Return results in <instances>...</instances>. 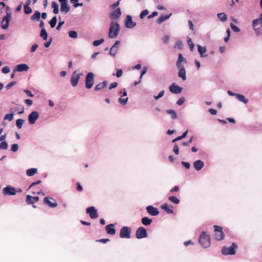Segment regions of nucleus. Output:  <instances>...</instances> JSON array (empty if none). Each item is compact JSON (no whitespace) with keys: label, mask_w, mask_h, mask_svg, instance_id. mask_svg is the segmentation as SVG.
Listing matches in <instances>:
<instances>
[{"label":"nucleus","mask_w":262,"mask_h":262,"mask_svg":"<svg viewBox=\"0 0 262 262\" xmlns=\"http://www.w3.org/2000/svg\"><path fill=\"white\" fill-rule=\"evenodd\" d=\"M186 63V59L183 57L181 53H179L178 58L176 62V66L178 69V76L183 81H185L187 78L186 70L184 67V64Z\"/></svg>","instance_id":"nucleus-1"},{"label":"nucleus","mask_w":262,"mask_h":262,"mask_svg":"<svg viewBox=\"0 0 262 262\" xmlns=\"http://www.w3.org/2000/svg\"><path fill=\"white\" fill-rule=\"evenodd\" d=\"M120 32V26L116 21H112L110 25L108 37L110 38H114L116 37Z\"/></svg>","instance_id":"nucleus-2"},{"label":"nucleus","mask_w":262,"mask_h":262,"mask_svg":"<svg viewBox=\"0 0 262 262\" xmlns=\"http://www.w3.org/2000/svg\"><path fill=\"white\" fill-rule=\"evenodd\" d=\"M199 242L204 248H209L211 245L210 237L209 234L203 231L199 238Z\"/></svg>","instance_id":"nucleus-3"},{"label":"nucleus","mask_w":262,"mask_h":262,"mask_svg":"<svg viewBox=\"0 0 262 262\" xmlns=\"http://www.w3.org/2000/svg\"><path fill=\"white\" fill-rule=\"evenodd\" d=\"M262 21L258 19H253L252 21V28L255 31L257 35H260L262 34Z\"/></svg>","instance_id":"nucleus-4"},{"label":"nucleus","mask_w":262,"mask_h":262,"mask_svg":"<svg viewBox=\"0 0 262 262\" xmlns=\"http://www.w3.org/2000/svg\"><path fill=\"white\" fill-rule=\"evenodd\" d=\"M237 248V246L236 243H233L231 246L229 247H224L222 248V252L223 254L227 255H234L235 254L236 249Z\"/></svg>","instance_id":"nucleus-5"},{"label":"nucleus","mask_w":262,"mask_h":262,"mask_svg":"<svg viewBox=\"0 0 262 262\" xmlns=\"http://www.w3.org/2000/svg\"><path fill=\"white\" fill-rule=\"evenodd\" d=\"M94 83V74L92 72L87 74L85 77V87L90 89L92 88Z\"/></svg>","instance_id":"nucleus-6"},{"label":"nucleus","mask_w":262,"mask_h":262,"mask_svg":"<svg viewBox=\"0 0 262 262\" xmlns=\"http://www.w3.org/2000/svg\"><path fill=\"white\" fill-rule=\"evenodd\" d=\"M214 232H215V234H214L215 238L217 241L222 240L224 238V236H225L224 233H223V232L222 231V230H223L222 227L221 226H217V225H214Z\"/></svg>","instance_id":"nucleus-7"},{"label":"nucleus","mask_w":262,"mask_h":262,"mask_svg":"<svg viewBox=\"0 0 262 262\" xmlns=\"http://www.w3.org/2000/svg\"><path fill=\"white\" fill-rule=\"evenodd\" d=\"M21 189L16 190L14 187H12L10 185L7 186L3 188V192L5 195H14L17 192H21Z\"/></svg>","instance_id":"nucleus-8"},{"label":"nucleus","mask_w":262,"mask_h":262,"mask_svg":"<svg viewBox=\"0 0 262 262\" xmlns=\"http://www.w3.org/2000/svg\"><path fill=\"white\" fill-rule=\"evenodd\" d=\"M131 228L127 226H123L120 229V237L121 238H129Z\"/></svg>","instance_id":"nucleus-9"},{"label":"nucleus","mask_w":262,"mask_h":262,"mask_svg":"<svg viewBox=\"0 0 262 262\" xmlns=\"http://www.w3.org/2000/svg\"><path fill=\"white\" fill-rule=\"evenodd\" d=\"M136 236L138 239L147 237L148 234L146 230L142 227L138 228L136 232Z\"/></svg>","instance_id":"nucleus-10"},{"label":"nucleus","mask_w":262,"mask_h":262,"mask_svg":"<svg viewBox=\"0 0 262 262\" xmlns=\"http://www.w3.org/2000/svg\"><path fill=\"white\" fill-rule=\"evenodd\" d=\"M83 75L82 73H77L76 71L73 72L71 78V83L73 87H75L79 80L80 76Z\"/></svg>","instance_id":"nucleus-11"},{"label":"nucleus","mask_w":262,"mask_h":262,"mask_svg":"<svg viewBox=\"0 0 262 262\" xmlns=\"http://www.w3.org/2000/svg\"><path fill=\"white\" fill-rule=\"evenodd\" d=\"M86 212L91 219H96L98 216L97 211L94 206H91L86 209Z\"/></svg>","instance_id":"nucleus-12"},{"label":"nucleus","mask_w":262,"mask_h":262,"mask_svg":"<svg viewBox=\"0 0 262 262\" xmlns=\"http://www.w3.org/2000/svg\"><path fill=\"white\" fill-rule=\"evenodd\" d=\"M60 2V11L64 12V14L67 13L70 9V7L68 5V0H58Z\"/></svg>","instance_id":"nucleus-13"},{"label":"nucleus","mask_w":262,"mask_h":262,"mask_svg":"<svg viewBox=\"0 0 262 262\" xmlns=\"http://www.w3.org/2000/svg\"><path fill=\"white\" fill-rule=\"evenodd\" d=\"M169 91L173 94H178L181 93L183 88L180 86L177 85L175 83L171 84L169 87Z\"/></svg>","instance_id":"nucleus-14"},{"label":"nucleus","mask_w":262,"mask_h":262,"mask_svg":"<svg viewBox=\"0 0 262 262\" xmlns=\"http://www.w3.org/2000/svg\"><path fill=\"white\" fill-rule=\"evenodd\" d=\"M38 113L36 111H33L28 116V120L29 123L30 124H34L36 122V120L38 118Z\"/></svg>","instance_id":"nucleus-15"},{"label":"nucleus","mask_w":262,"mask_h":262,"mask_svg":"<svg viewBox=\"0 0 262 262\" xmlns=\"http://www.w3.org/2000/svg\"><path fill=\"white\" fill-rule=\"evenodd\" d=\"M136 26V23L133 21L132 17L130 15H127L125 19V27L127 28L132 29Z\"/></svg>","instance_id":"nucleus-16"},{"label":"nucleus","mask_w":262,"mask_h":262,"mask_svg":"<svg viewBox=\"0 0 262 262\" xmlns=\"http://www.w3.org/2000/svg\"><path fill=\"white\" fill-rule=\"evenodd\" d=\"M146 210L149 214L152 216H156L159 213L158 209L151 205L146 207Z\"/></svg>","instance_id":"nucleus-17"},{"label":"nucleus","mask_w":262,"mask_h":262,"mask_svg":"<svg viewBox=\"0 0 262 262\" xmlns=\"http://www.w3.org/2000/svg\"><path fill=\"white\" fill-rule=\"evenodd\" d=\"M193 166L196 170L200 171L204 166V163L202 160H198L193 162Z\"/></svg>","instance_id":"nucleus-18"},{"label":"nucleus","mask_w":262,"mask_h":262,"mask_svg":"<svg viewBox=\"0 0 262 262\" xmlns=\"http://www.w3.org/2000/svg\"><path fill=\"white\" fill-rule=\"evenodd\" d=\"M115 225L111 224L105 226V230L108 234L114 235L116 233V229L114 228Z\"/></svg>","instance_id":"nucleus-19"},{"label":"nucleus","mask_w":262,"mask_h":262,"mask_svg":"<svg viewBox=\"0 0 262 262\" xmlns=\"http://www.w3.org/2000/svg\"><path fill=\"white\" fill-rule=\"evenodd\" d=\"M9 21L10 16L8 14L7 16L4 17L3 18V20L2 21V28L4 29H7L9 26Z\"/></svg>","instance_id":"nucleus-20"},{"label":"nucleus","mask_w":262,"mask_h":262,"mask_svg":"<svg viewBox=\"0 0 262 262\" xmlns=\"http://www.w3.org/2000/svg\"><path fill=\"white\" fill-rule=\"evenodd\" d=\"M161 209L164 210L168 213H173V207L171 205H169L167 203L162 204L161 206Z\"/></svg>","instance_id":"nucleus-21"},{"label":"nucleus","mask_w":262,"mask_h":262,"mask_svg":"<svg viewBox=\"0 0 262 262\" xmlns=\"http://www.w3.org/2000/svg\"><path fill=\"white\" fill-rule=\"evenodd\" d=\"M121 15V11L120 8H117L114 10L111 14V17L113 19H118Z\"/></svg>","instance_id":"nucleus-22"},{"label":"nucleus","mask_w":262,"mask_h":262,"mask_svg":"<svg viewBox=\"0 0 262 262\" xmlns=\"http://www.w3.org/2000/svg\"><path fill=\"white\" fill-rule=\"evenodd\" d=\"M39 200L38 196H32L29 195H27L26 202L29 204H34Z\"/></svg>","instance_id":"nucleus-23"},{"label":"nucleus","mask_w":262,"mask_h":262,"mask_svg":"<svg viewBox=\"0 0 262 262\" xmlns=\"http://www.w3.org/2000/svg\"><path fill=\"white\" fill-rule=\"evenodd\" d=\"M198 52H199L201 57H206L207 55L205 53L206 52V48L205 47H202L199 45H197Z\"/></svg>","instance_id":"nucleus-24"},{"label":"nucleus","mask_w":262,"mask_h":262,"mask_svg":"<svg viewBox=\"0 0 262 262\" xmlns=\"http://www.w3.org/2000/svg\"><path fill=\"white\" fill-rule=\"evenodd\" d=\"M41 182V181H37V182H33L32 183L31 185L30 186L29 188V189L30 190L31 192H32V193L33 194H35V193H37V194H40L41 193L42 195H44L43 193H42L41 191L39 190L37 192H35V191L33 190V188H34V187L37 185V184H38L39 183H40Z\"/></svg>","instance_id":"nucleus-25"},{"label":"nucleus","mask_w":262,"mask_h":262,"mask_svg":"<svg viewBox=\"0 0 262 262\" xmlns=\"http://www.w3.org/2000/svg\"><path fill=\"white\" fill-rule=\"evenodd\" d=\"M29 67L26 64H20L16 67L15 70L18 72L27 71Z\"/></svg>","instance_id":"nucleus-26"},{"label":"nucleus","mask_w":262,"mask_h":262,"mask_svg":"<svg viewBox=\"0 0 262 262\" xmlns=\"http://www.w3.org/2000/svg\"><path fill=\"white\" fill-rule=\"evenodd\" d=\"M107 84V81H103L102 82H100L98 84H97L95 88V91H97L101 90L103 89H104Z\"/></svg>","instance_id":"nucleus-27"},{"label":"nucleus","mask_w":262,"mask_h":262,"mask_svg":"<svg viewBox=\"0 0 262 262\" xmlns=\"http://www.w3.org/2000/svg\"><path fill=\"white\" fill-rule=\"evenodd\" d=\"M236 98L240 101L244 103L245 104L249 102V100L246 98L244 95L237 94L236 95Z\"/></svg>","instance_id":"nucleus-28"},{"label":"nucleus","mask_w":262,"mask_h":262,"mask_svg":"<svg viewBox=\"0 0 262 262\" xmlns=\"http://www.w3.org/2000/svg\"><path fill=\"white\" fill-rule=\"evenodd\" d=\"M170 15H163L160 16L157 20V23L159 24L162 23L163 21L168 19Z\"/></svg>","instance_id":"nucleus-29"},{"label":"nucleus","mask_w":262,"mask_h":262,"mask_svg":"<svg viewBox=\"0 0 262 262\" xmlns=\"http://www.w3.org/2000/svg\"><path fill=\"white\" fill-rule=\"evenodd\" d=\"M141 221L144 225L148 226L152 223V220L148 217H143L142 218Z\"/></svg>","instance_id":"nucleus-30"},{"label":"nucleus","mask_w":262,"mask_h":262,"mask_svg":"<svg viewBox=\"0 0 262 262\" xmlns=\"http://www.w3.org/2000/svg\"><path fill=\"white\" fill-rule=\"evenodd\" d=\"M166 113L170 115L172 119H176L177 118V114L173 110H167L166 111Z\"/></svg>","instance_id":"nucleus-31"},{"label":"nucleus","mask_w":262,"mask_h":262,"mask_svg":"<svg viewBox=\"0 0 262 262\" xmlns=\"http://www.w3.org/2000/svg\"><path fill=\"white\" fill-rule=\"evenodd\" d=\"M37 168H30L27 170L26 174L29 177L33 176L37 172Z\"/></svg>","instance_id":"nucleus-32"},{"label":"nucleus","mask_w":262,"mask_h":262,"mask_svg":"<svg viewBox=\"0 0 262 262\" xmlns=\"http://www.w3.org/2000/svg\"><path fill=\"white\" fill-rule=\"evenodd\" d=\"M52 7L53 8V13L57 14L59 12V6L58 4L55 2L52 3Z\"/></svg>","instance_id":"nucleus-33"},{"label":"nucleus","mask_w":262,"mask_h":262,"mask_svg":"<svg viewBox=\"0 0 262 262\" xmlns=\"http://www.w3.org/2000/svg\"><path fill=\"white\" fill-rule=\"evenodd\" d=\"M218 18L223 22H225L227 19V17L225 13H219L217 14Z\"/></svg>","instance_id":"nucleus-34"},{"label":"nucleus","mask_w":262,"mask_h":262,"mask_svg":"<svg viewBox=\"0 0 262 262\" xmlns=\"http://www.w3.org/2000/svg\"><path fill=\"white\" fill-rule=\"evenodd\" d=\"M40 17V13L36 11L35 12L34 14L31 16V19L32 20H35L38 21L39 20Z\"/></svg>","instance_id":"nucleus-35"},{"label":"nucleus","mask_w":262,"mask_h":262,"mask_svg":"<svg viewBox=\"0 0 262 262\" xmlns=\"http://www.w3.org/2000/svg\"><path fill=\"white\" fill-rule=\"evenodd\" d=\"M168 200L174 204H178L180 203V200L176 196H169Z\"/></svg>","instance_id":"nucleus-36"},{"label":"nucleus","mask_w":262,"mask_h":262,"mask_svg":"<svg viewBox=\"0 0 262 262\" xmlns=\"http://www.w3.org/2000/svg\"><path fill=\"white\" fill-rule=\"evenodd\" d=\"M40 37H42L44 40H47L48 38V33L45 28L41 29L40 32Z\"/></svg>","instance_id":"nucleus-37"},{"label":"nucleus","mask_w":262,"mask_h":262,"mask_svg":"<svg viewBox=\"0 0 262 262\" xmlns=\"http://www.w3.org/2000/svg\"><path fill=\"white\" fill-rule=\"evenodd\" d=\"M24 122V120L21 119H18L16 120V125L18 129H20L22 127Z\"/></svg>","instance_id":"nucleus-38"},{"label":"nucleus","mask_w":262,"mask_h":262,"mask_svg":"<svg viewBox=\"0 0 262 262\" xmlns=\"http://www.w3.org/2000/svg\"><path fill=\"white\" fill-rule=\"evenodd\" d=\"M104 41V40L103 38H101V39H100L99 40H95V41H94L93 42V45L94 47H97V46H99L101 43H103Z\"/></svg>","instance_id":"nucleus-39"},{"label":"nucleus","mask_w":262,"mask_h":262,"mask_svg":"<svg viewBox=\"0 0 262 262\" xmlns=\"http://www.w3.org/2000/svg\"><path fill=\"white\" fill-rule=\"evenodd\" d=\"M69 36L73 38H76L78 36L77 33L75 31H70L68 32Z\"/></svg>","instance_id":"nucleus-40"},{"label":"nucleus","mask_w":262,"mask_h":262,"mask_svg":"<svg viewBox=\"0 0 262 262\" xmlns=\"http://www.w3.org/2000/svg\"><path fill=\"white\" fill-rule=\"evenodd\" d=\"M118 51V49L112 47L110 51V54L112 56H115L117 53Z\"/></svg>","instance_id":"nucleus-41"},{"label":"nucleus","mask_w":262,"mask_h":262,"mask_svg":"<svg viewBox=\"0 0 262 262\" xmlns=\"http://www.w3.org/2000/svg\"><path fill=\"white\" fill-rule=\"evenodd\" d=\"M118 101L120 104L124 105L127 103L128 98L126 97L125 98H122L120 97L119 98Z\"/></svg>","instance_id":"nucleus-42"},{"label":"nucleus","mask_w":262,"mask_h":262,"mask_svg":"<svg viewBox=\"0 0 262 262\" xmlns=\"http://www.w3.org/2000/svg\"><path fill=\"white\" fill-rule=\"evenodd\" d=\"M57 23V18L56 16H54L51 20H50V27L51 28H54Z\"/></svg>","instance_id":"nucleus-43"},{"label":"nucleus","mask_w":262,"mask_h":262,"mask_svg":"<svg viewBox=\"0 0 262 262\" xmlns=\"http://www.w3.org/2000/svg\"><path fill=\"white\" fill-rule=\"evenodd\" d=\"M24 12L26 14H30L32 12V9L28 5H24Z\"/></svg>","instance_id":"nucleus-44"},{"label":"nucleus","mask_w":262,"mask_h":262,"mask_svg":"<svg viewBox=\"0 0 262 262\" xmlns=\"http://www.w3.org/2000/svg\"><path fill=\"white\" fill-rule=\"evenodd\" d=\"M230 27L232 29V30L234 32H238L240 31V29L236 26H235L234 24L231 23L230 24Z\"/></svg>","instance_id":"nucleus-45"},{"label":"nucleus","mask_w":262,"mask_h":262,"mask_svg":"<svg viewBox=\"0 0 262 262\" xmlns=\"http://www.w3.org/2000/svg\"><path fill=\"white\" fill-rule=\"evenodd\" d=\"M187 43L189 45V48H190V50L191 51H193V49L194 48V43L192 42L191 39L190 38H188V39L187 40Z\"/></svg>","instance_id":"nucleus-46"},{"label":"nucleus","mask_w":262,"mask_h":262,"mask_svg":"<svg viewBox=\"0 0 262 262\" xmlns=\"http://www.w3.org/2000/svg\"><path fill=\"white\" fill-rule=\"evenodd\" d=\"M78 0H70V2L72 3H74L73 5V7L74 8H77L79 6H82L83 5L82 3H78L77 2Z\"/></svg>","instance_id":"nucleus-47"},{"label":"nucleus","mask_w":262,"mask_h":262,"mask_svg":"<svg viewBox=\"0 0 262 262\" xmlns=\"http://www.w3.org/2000/svg\"><path fill=\"white\" fill-rule=\"evenodd\" d=\"M8 147V144L6 141H2L0 144V148L2 149H6Z\"/></svg>","instance_id":"nucleus-48"},{"label":"nucleus","mask_w":262,"mask_h":262,"mask_svg":"<svg viewBox=\"0 0 262 262\" xmlns=\"http://www.w3.org/2000/svg\"><path fill=\"white\" fill-rule=\"evenodd\" d=\"M13 113L7 114L5 116V117H4L5 120L8 119L10 121H12L13 120Z\"/></svg>","instance_id":"nucleus-49"},{"label":"nucleus","mask_w":262,"mask_h":262,"mask_svg":"<svg viewBox=\"0 0 262 262\" xmlns=\"http://www.w3.org/2000/svg\"><path fill=\"white\" fill-rule=\"evenodd\" d=\"M148 14V11L147 9H145L141 12L140 14V18L141 19H143L145 16H146Z\"/></svg>","instance_id":"nucleus-50"},{"label":"nucleus","mask_w":262,"mask_h":262,"mask_svg":"<svg viewBox=\"0 0 262 262\" xmlns=\"http://www.w3.org/2000/svg\"><path fill=\"white\" fill-rule=\"evenodd\" d=\"M18 149V145L17 144H13L11 146V151L13 152L16 151Z\"/></svg>","instance_id":"nucleus-51"},{"label":"nucleus","mask_w":262,"mask_h":262,"mask_svg":"<svg viewBox=\"0 0 262 262\" xmlns=\"http://www.w3.org/2000/svg\"><path fill=\"white\" fill-rule=\"evenodd\" d=\"M164 94V91L163 90L162 91H161L157 96H154V98L156 99V100H158L159 99H160V98H161L163 96Z\"/></svg>","instance_id":"nucleus-52"},{"label":"nucleus","mask_w":262,"mask_h":262,"mask_svg":"<svg viewBox=\"0 0 262 262\" xmlns=\"http://www.w3.org/2000/svg\"><path fill=\"white\" fill-rule=\"evenodd\" d=\"M193 138V137H191L188 141L183 142L182 143V145L184 146H189V144L192 142Z\"/></svg>","instance_id":"nucleus-53"},{"label":"nucleus","mask_w":262,"mask_h":262,"mask_svg":"<svg viewBox=\"0 0 262 262\" xmlns=\"http://www.w3.org/2000/svg\"><path fill=\"white\" fill-rule=\"evenodd\" d=\"M123 72L121 69H117L116 71V74H113V75H116L117 77H120L122 75Z\"/></svg>","instance_id":"nucleus-54"},{"label":"nucleus","mask_w":262,"mask_h":262,"mask_svg":"<svg viewBox=\"0 0 262 262\" xmlns=\"http://www.w3.org/2000/svg\"><path fill=\"white\" fill-rule=\"evenodd\" d=\"M173 152L176 155H178L179 152V147L177 144H175L174 145L173 149Z\"/></svg>","instance_id":"nucleus-55"},{"label":"nucleus","mask_w":262,"mask_h":262,"mask_svg":"<svg viewBox=\"0 0 262 262\" xmlns=\"http://www.w3.org/2000/svg\"><path fill=\"white\" fill-rule=\"evenodd\" d=\"M185 101L184 97H181L179 99V100L177 102V104L179 105H182Z\"/></svg>","instance_id":"nucleus-56"},{"label":"nucleus","mask_w":262,"mask_h":262,"mask_svg":"<svg viewBox=\"0 0 262 262\" xmlns=\"http://www.w3.org/2000/svg\"><path fill=\"white\" fill-rule=\"evenodd\" d=\"M147 67H143L141 73L140 79H142V76L147 72Z\"/></svg>","instance_id":"nucleus-57"},{"label":"nucleus","mask_w":262,"mask_h":262,"mask_svg":"<svg viewBox=\"0 0 262 262\" xmlns=\"http://www.w3.org/2000/svg\"><path fill=\"white\" fill-rule=\"evenodd\" d=\"M10 71V68L8 66H6V67H4L2 70V72L4 74H7V73H9Z\"/></svg>","instance_id":"nucleus-58"},{"label":"nucleus","mask_w":262,"mask_h":262,"mask_svg":"<svg viewBox=\"0 0 262 262\" xmlns=\"http://www.w3.org/2000/svg\"><path fill=\"white\" fill-rule=\"evenodd\" d=\"M16 84V82L15 81H12L11 82H10L9 84H8L6 86V88L7 90H9L10 89L12 86L14 85L15 84Z\"/></svg>","instance_id":"nucleus-59"},{"label":"nucleus","mask_w":262,"mask_h":262,"mask_svg":"<svg viewBox=\"0 0 262 262\" xmlns=\"http://www.w3.org/2000/svg\"><path fill=\"white\" fill-rule=\"evenodd\" d=\"M15 111H17L19 114H21L24 112V107L21 106L20 108H15Z\"/></svg>","instance_id":"nucleus-60"},{"label":"nucleus","mask_w":262,"mask_h":262,"mask_svg":"<svg viewBox=\"0 0 262 262\" xmlns=\"http://www.w3.org/2000/svg\"><path fill=\"white\" fill-rule=\"evenodd\" d=\"M182 164L186 168L189 169L190 167V164L187 162H182Z\"/></svg>","instance_id":"nucleus-61"},{"label":"nucleus","mask_w":262,"mask_h":262,"mask_svg":"<svg viewBox=\"0 0 262 262\" xmlns=\"http://www.w3.org/2000/svg\"><path fill=\"white\" fill-rule=\"evenodd\" d=\"M118 86V83L117 82H113L110 85V86H109V89L110 90H112L114 88H116L117 86Z\"/></svg>","instance_id":"nucleus-62"},{"label":"nucleus","mask_w":262,"mask_h":262,"mask_svg":"<svg viewBox=\"0 0 262 262\" xmlns=\"http://www.w3.org/2000/svg\"><path fill=\"white\" fill-rule=\"evenodd\" d=\"M121 0H118L117 2H116V3L112 4L111 5V7L112 8H115L116 7H117L119 5V4H120V1Z\"/></svg>","instance_id":"nucleus-63"},{"label":"nucleus","mask_w":262,"mask_h":262,"mask_svg":"<svg viewBox=\"0 0 262 262\" xmlns=\"http://www.w3.org/2000/svg\"><path fill=\"white\" fill-rule=\"evenodd\" d=\"M76 186H77V190L78 191H81L83 190L82 186L81 185L80 183L77 182L76 184Z\"/></svg>","instance_id":"nucleus-64"}]
</instances>
